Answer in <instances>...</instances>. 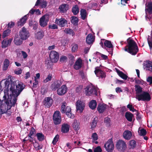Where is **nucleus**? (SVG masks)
<instances>
[{
  "mask_svg": "<svg viewBox=\"0 0 152 152\" xmlns=\"http://www.w3.org/2000/svg\"><path fill=\"white\" fill-rule=\"evenodd\" d=\"M38 24L37 22H34V24L32 26L33 28V29L35 30L37 28Z\"/></svg>",
  "mask_w": 152,
  "mask_h": 152,
  "instance_id": "obj_61",
  "label": "nucleus"
},
{
  "mask_svg": "<svg viewBox=\"0 0 152 152\" xmlns=\"http://www.w3.org/2000/svg\"><path fill=\"white\" fill-rule=\"evenodd\" d=\"M48 3L46 1H43L41 2V5L42 7L45 8L47 5Z\"/></svg>",
  "mask_w": 152,
  "mask_h": 152,
  "instance_id": "obj_52",
  "label": "nucleus"
},
{
  "mask_svg": "<svg viewBox=\"0 0 152 152\" xmlns=\"http://www.w3.org/2000/svg\"><path fill=\"white\" fill-rule=\"evenodd\" d=\"M129 145L131 148H133L136 145V142L134 140H132L130 141Z\"/></svg>",
  "mask_w": 152,
  "mask_h": 152,
  "instance_id": "obj_42",
  "label": "nucleus"
},
{
  "mask_svg": "<svg viewBox=\"0 0 152 152\" xmlns=\"http://www.w3.org/2000/svg\"><path fill=\"white\" fill-rule=\"evenodd\" d=\"M67 106V103L65 102H63L61 104V111L62 113H66L67 116L70 118H73L74 117V115L71 112V109L69 106Z\"/></svg>",
  "mask_w": 152,
  "mask_h": 152,
  "instance_id": "obj_2",
  "label": "nucleus"
},
{
  "mask_svg": "<svg viewBox=\"0 0 152 152\" xmlns=\"http://www.w3.org/2000/svg\"><path fill=\"white\" fill-rule=\"evenodd\" d=\"M96 105L97 104L96 101L93 100L90 102L89 105L91 109L93 110L96 108Z\"/></svg>",
  "mask_w": 152,
  "mask_h": 152,
  "instance_id": "obj_30",
  "label": "nucleus"
},
{
  "mask_svg": "<svg viewBox=\"0 0 152 152\" xmlns=\"http://www.w3.org/2000/svg\"><path fill=\"white\" fill-rule=\"evenodd\" d=\"M123 136L125 139L129 140L132 137V133L129 130H126L123 133Z\"/></svg>",
  "mask_w": 152,
  "mask_h": 152,
  "instance_id": "obj_20",
  "label": "nucleus"
},
{
  "mask_svg": "<svg viewBox=\"0 0 152 152\" xmlns=\"http://www.w3.org/2000/svg\"><path fill=\"white\" fill-rule=\"evenodd\" d=\"M145 11L146 14L147 12L150 14H152V2L148 3V6L146 7Z\"/></svg>",
  "mask_w": 152,
  "mask_h": 152,
  "instance_id": "obj_27",
  "label": "nucleus"
},
{
  "mask_svg": "<svg viewBox=\"0 0 152 152\" xmlns=\"http://www.w3.org/2000/svg\"><path fill=\"white\" fill-rule=\"evenodd\" d=\"M78 48L77 45L75 44L72 47V50L73 51L75 52L77 50Z\"/></svg>",
  "mask_w": 152,
  "mask_h": 152,
  "instance_id": "obj_59",
  "label": "nucleus"
},
{
  "mask_svg": "<svg viewBox=\"0 0 152 152\" xmlns=\"http://www.w3.org/2000/svg\"><path fill=\"white\" fill-rule=\"evenodd\" d=\"M53 119L54 123L56 125L60 124L61 122V117L60 113L59 111H56L54 113Z\"/></svg>",
  "mask_w": 152,
  "mask_h": 152,
  "instance_id": "obj_8",
  "label": "nucleus"
},
{
  "mask_svg": "<svg viewBox=\"0 0 152 152\" xmlns=\"http://www.w3.org/2000/svg\"><path fill=\"white\" fill-rule=\"evenodd\" d=\"M106 106L104 104H99L97 108V110L100 113H103L106 109Z\"/></svg>",
  "mask_w": 152,
  "mask_h": 152,
  "instance_id": "obj_22",
  "label": "nucleus"
},
{
  "mask_svg": "<svg viewBox=\"0 0 152 152\" xmlns=\"http://www.w3.org/2000/svg\"><path fill=\"white\" fill-rule=\"evenodd\" d=\"M135 91H136V97L139 96L142 91V88L138 85H136L135 86Z\"/></svg>",
  "mask_w": 152,
  "mask_h": 152,
  "instance_id": "obj_25",
  "label": "nucleus"
},
{
  "mask_svg": "<svg viewBox=\"0 0 152 152\" xmlns=\"http://www.w3.org/2000/svg\"><path fill=\"white\" fill-rule=\"evenodd\" d=\"M55 23L61 27H64L67 23V21L64 18H56Z\"/></svg>",
  "mask_w": 152,
  "mask_h": 152,
  "instance_id": "obj_11",
  "label": "nucleus"
},
{
  "mask_svg": "<svg viewBox=\"0 0 152 152\" xmlns=\"http://www.w3.org/2000/svg\"><path fill=\"white\" fill-rule=\"evenodd\" d=\"M117 72L118 75L122 78L124 80H126L128 76L125 74H124L122 72L117 69Z\"/></svg>",
  "mask_w": 152,
  "mask_h": 152,
  "instance_id": "obj_31",
  "label": "nucleus"
},
{
  "mask_svg": "<svg viewBox=\"0 0 152 152\" xmlns=\"http://www.w3.org/2000/svg\"><path fill=\"white\" fill-rule=\"evenodd\" d=\"M96 89L93 86H87L85 88V93L86 95L89 96L93 94L96 95Z\"/></svg>",
  "mask_w": 152,
  "mask_h": 152,
  "instance_id": "obj_9",
  "label": "nucleus"
},
{
  "mask_svg": "<svg viewBox=\"0 0 152 152\" xmlns=\"http://www.w3.org/2000/svg\"><path fill=\"white\" fill-rule=\"evenodd\" d=\"M82 64V61L80 58H78L75 62L74 65V68L76 70L80 69Z\"/></svg>",
  "mask_w": 152,
  "mask_h": 152,
  "instance_id": "obj_16",
  "label": "nucleus"
},
{
  "mask_svg": "<svg viewBox=\"0 0 152 152\" xmlns=\"http://www.w3.org/2000/svg\"><path fill=\"white\" fill-rule=\"evenodd\" d=\"M127 107L129 109L130 111H132L133 112H134L136 111L135 109L133 107H132V106L131 104H129L127 106Z\"/></svg>",
  "mask_w": 152,
  "mask_h": 152,
  "instance_id": "obj_50",
  "label": "nucleus"
},
{
  "mask_svg": "<svg viewBox=\"0 0 152 152\" xmlns=\"http://www.w3.org/2000/svg\"><path fill=\"white\" fill-rule=\"evenodd\" d=\"M19 36L21 39L25 40L29 36V33L26 28L23 27L20 31Z\"/></svg>",
  "mask_w": 152,
  "mask_h": 152,
  "instance_id": "obj_5",
  "label": "nucleus"
},
{
  "mask_svg": "<svg viewBox=\"0 0 152 152\" xmlns=\"http://www.w3.org/2000/svg\"><path fill=\"white\" fill-rule=\"evenodd\" d=\"M143 67L144 68H146L147 69L151 70L152 67V62L150 61H144L143 63Z\"/></svg>",
  "mask_w": 152,
  "mask_h": 152,
  "instance_id": "obj_24",
  "label": "nucleus"
},
{
  "mask_svg": "<svg viewBox=\"0 0 152 152\" xmlns=\"http://www.w3.org/2000/svg\"><path fill=\"white\" fill-rule=\"evenodd\" d=\"M92 137L95 140H97L98 138L97 134L96 133L93 134L92 135Z\"/></svg>",
  "mask_w": 152,
  "mask_h": 152,
  "instance_id": "obj_56",
  "label": "nucleus"
},
{
  "mask_svg": "<svg viewBox=\"0 0 152 152\" xmlns=\"http://www.w3.org/2000/svg\"><path fill=\"white\" fill-rule=\"evenodd\" d=\"M116 147L118 151H123L126 149V145L124 141L119 140L117 142Z\"/></svg>",
  "mask_w": 152,
  "mask_h": 152,
  "instance_id": "obj_10",
  "label": "nucleus"
},
{
  "mask_svg": "<svg viewBox=\"0 0 152 152\" xmlns=\"http://www.w3.org/2000/svg\"><path fill=\"white\" fill-rule=\"evenodd\" d=\"M35 11H36L37 12H38L39 14H40V11L39 9L35 10L33 9H31L29 11V13H30L31 14L33 15Z\"/></svg>",
  "mask_w": 152,
  "mask_h": 152,
  "instance_id": "obj_51",
  "label": "nucleus"
},
{
  "mask_svg": "<svg viewBox=\"0 0 152 152\" xmlns=\"http://www.w3.org/2000/svg\"><path fill=\"white\" fill-rule=\"evenodd\" d=\"M138 133L140 136H144L146 133V130L143 129H142L138 131Z\"/></svg>",
  "mask_w": 152,
  "mask_h": 152,
  "instance_id": "obj_40",
  "label": "nucleus"
},
{
  "mask_svg": "<svg viewBox=\"0 0 152 152\" xmlns=\"http://www.w3.org/2000/svg\"><path fill=\"white\" fill-rule=\"evenodd\" d=\"M67 5L66 4H64L61 5L59 7V9L61 11L63 12H64L67 10Z\"/></svg>",
  "mask_w": 152,
  "mask_h": 152,
  "instance_id": "obj_35",
  "label": "nucleus"
},
{
  "mask_svg": "<svg viewBox=\"0 0 152 152\" xmlns=\"http://www.w3.org/2000/svg\"><path fill=\"white\" fill-rule=\"evenodd\" d=\"M77 110L79 111L80 113H81L84 110L85 107V104L84 102L78 100L76 103Z\"/></svg>",
  "mask_w": 152,
  "mask_h": 152,
  "instance_id": "obj_12",
  "label": "nucleus"
},
{
  "mask_svg": "<svg viewBox=\"0 0 152 152\" xmlns=\"http://www.w3.org/2000/svg\"><path fill=\"white\" fill-rule=\"evenodd\" d=\"M30 75L29 72H27L26 74V76L25 77V79H27L30 77Z\"/></svg>",
  "mask_w": 152,
  "mask_h": 152,
  "instance_id": "obj_64",
  "label": "nucleus"
},
{
  "mask_svg": "<svg viewBox=\"0 0 152 152\" xmlns=\"http://www.w3.org/2000/svg\"><path fill=\"white\" fill-rule=\"evenodd\" d=\"M36 136L38 140L40 141L44 139V135L41 133H37L36 134Z\"/></svg>",
  "mask_w": 152,
  "mask_h": 152,
  "instance_id": "obj_36",
  "label": "nucleus"
},
{
  "mask_svg": "<svg viewBox=\"0 0 152 152\" xmlns=\"http://www.w3.org/2000/svg\"><path fill=\"white\" fill-rule=\"evenodd\" d=\"M82 88V86H79L76 89V91L77 92H80Z\"/></svg>",
  "mask_w": 152,
  "mask_h": 152,
  "instance_id": "obj_60",
  "label": "nucleus"
},
{
  "mask_svg": "<svg viewBox=\"0 0 152 152\" xmlns=\"http://www.w3.org/2000/svg\"><path fill=\"white\" fill-rule=\"evenodd\" d=\"M127 44L125 46L124 50L132 55L136 54L139 50L135 42L130 37L127 39Z\"/></svg>",
  "mask_w": 152,
  "mask_h": 152,
  "instance_id": "obj_1",
  "label": "nucleus"
},
{
  "mask_svg": "<svg viewBox=\"0 0 152 152\" xmlns=\"http://www.w3.org/2000/svg\"><path fill=\"white\" fill-rule=\"evenodd\" d=\"M104 122L107 124H108V125H109L110 122V119L108 117L104 119Z\"/></svg>",
  "mask_w": 152,
  "mask_h": 152,
  "instance_id": "obj_57",
  "label": "nucleus"
},
{
  "mask_svg": "<svg viewBox=\"0 0 152 152\" xmlns=\"http://www.w3.org/2000/svg\"><path fill=\"white\" fill-rule=\"evenodd\" d=\"M97 6V4L96 3H93L92 2H90L88 5V7L89 8H91L96 7Z\"/></svg>",
  "mask_w": 152,
  "mask_h": 152,
  "instance_id": "obj_46",
  "label": "nucleus"
},
{
  "mask_svg": "<svg viewBox=\"0 0 152 152\" xmlns=\"http://www.w3.org/2000/svg\"><path fill=\"white\" fill-rule=\"evenodd\" d=\"M27 15H25L23 18L20 19L18 22V26H22L26 23L27 18Z\"/></svg>",
  "mask_w": 152,
  "mask_h": 152,
  "instance_id": "obj_29",
  "label": "nucleus"
},
{
  "mask_svg": "<svg viewBox=\"0 0 152 152\" xmlns=\"http://www.w3.org/2000/svg\"><path fill=\"white\" fill-rule=\"evenodd\" d=\"M64 32L67 34H72L73 35V31L70 28H66L64 30Z\"/></svg>",
  "mask_w": 152,
  "mask_h": 152,
  "instance_id": "obj_47",
  "label": "nucleus"
},
{
  "mask_svg": "<svg viewBox=\"0 0 152 152\" xmlns=\"http://www.w3.org/2000/svg\"><path fill=\"white\" fill-rule=\"evenodd\" d=\"M67 57L66 56H62L61 57L60 61L61 62H64L67 61Z\"/></svg>",
  "mask_w": 152,
  "mask_h": 152,
  "instance_id": "obj_54",
  "label": "nucleus"
},
{
  "mask_svg": "<svg viewBox=\"0 0 152 152\" xmlns=\"http://www.w3.org/2000/svg\"><path fill=\"white\" fill-rule=\"evenodd\" d=\"M59 138V135L58 134H57L56 135L55 137L53 138L52 143L53 145H55L57 142L58 141Z\"/></svg>",
  "mask_w": 152,
  "mask_h": 152,
  "instance_id": "obj_45",
  "label": "nucleus"
},
{
  "mask_svg": "<svg viewBox=\"0 0 152 152\" xmlns=\"http://www.w3.org/2000/svg\"><path fill=\"white\" fill-rule=\"evenodd\" d=\"M68 57L71 60H73L74 59V56L71 54H69L68 55Z\"/></svg>",
  "mask_w": 152,
  "mask_h": 152,
  "instance_id": "obj_63",
  "label": "nucleus"
},
{
  "mask_svg": "<svg viewBox=\"0 0 152 152\" xmlns=\"http://www.w3.org/2000/svg\"><path fill=\"white\" fill-rule=\"evenodd\" d=\"M35 132V129L33 128H32L30 131V133L28 135V137L31 138V136Z\"/></svg>",
  "mask_w": 152,
  "mask_h": 152,
  "instance_id": "obj_53",
  "label": "nucleus"
},
{
  "mask_svg": "<svg viewBox=\"0 0 152 152\" xmlns=\"http://www.w3.org/2000/svg\"><path fill=\"white\" fill-rule=\"evenodd\" d=\"M94 72L96 76L102 78H105L106 76L105 73L100 69L99 67H96Z\"/></svg>",
  "mask_w": 152,
  "mask_h": 152,
  "instance_id": "obj_13",
  "label": "nucleus"
},
{
  "mask_svg": "<svg viewBox=\"0 0 152 152\" xmlns=\"http://www.w3.org/2000/svg\"><path fill=\"white\" fill-rule=\"evenodd\" d=\"M70 126L66 124H64L61 126V131L63 133H66L68 132L69 130Z\"/></svg>",
  "mask_w": 152,
  "mask_h": 152,
  "instance_id": "obj_19",
  "label": "nucleus"
},
{
  "mask_svg": "<svg viewBox=\"0 0 152 152\" xmlns=\"http://www.w3.org/2000/svg\"><path fill=\"white\" fill-rule=\"evenodd\" d=\"M49 56L51 61L52 62H56L58 60L59 58L58 53L54 50L51 51Z\"/></svg>",
  "mask_w": 152,
  "mask_h": 152,
  "instance_id": "obj_6",
  "label": "nucleus"
},
{
  "mask_svg": "<svg viewBox=\"0 0 152 152\" xmlns=\"http://www.w3.org/2000/svg\"><path fill=\"white\" fill-rule=\"evenodd\" d=\"M12 39H4L2 42V47L5 48L8 45H10L12 41Z\"/></svg>",
  "mask_w": 152,
  "mask_h": 152,
  "instance_id": "obj_18",
  "label": "nucleus"
},
{
  "mask_svg": "<svg viewBox=\"0 0 152 152\" xmlns=\"http://www.w3.org/2000/svg\"><path fill=\"white\" fill-rule=\"evenodd\" d=\"M72 11L75 15H76L79 12L78 7L77 5H75L72 9Z\"/></svg>",
  "mask_w": 152,
  "mask_h": 152,
  "instance_id": "obj_33",
  "label": "nucleus"
},
{
  "mask_svg": "<svg viewBox=\"0 0 152 152\" xmlns=\"http://www.w3.org/2000/svg\"><path fill=\"white\" fill-rule=\"evenodd\" d=\"M10 31L9 29H7L5 30L3 32L2 35V38H5V37L8 35V34L10 33Z\"/></svg>",
  "mask_w": 152,
  "mask_h": 152,
  "instance_id": "obj_43",
  "label": "nucleus"
},
{
  "mask_svg": "<svg viewBox=\"0 0 152 152\" xmlns=\"http://www.w3.org/2000/svg\"><path fill=\"white\" fill-rule=\"evenodd\" d=\"M10 62L8 59H5L4 62V66L3 69L4 70H6L7 69L9 65Z\"/></svg>",
  "mask_w": 152,
  "mask_h": 152,
  "instance_id": "obj_37",
  "label": "nucleus"
},
{
  "mask_svg": "<svg viewBox=\"0 0 152 152\" xmlns=\"http://www.w3.org/2000/svg\"><path fill=\"white\" fill-rule=\"evenodd\" d=\"M67 87L65 85H62L57 90V93L60 96L64 95L67 92Z\"/></svg>",
  "mask_w": 152,
  "mask_h": 152,
  "instance_id": "obj_14",
  "label": "nucleus"
},
{
  "mask_svg": "<svg viewBox=\"0 0 152 152\" xmlns=\"http://www.w3.org/2000/svg\"><path fill=\"white\" fill-rule=\"evenodd\" d=\"M50 15L46 14L44 15L40 19L39 23L40 26L45 27L47 25L48 22L49 20Z\"/></svg>",
  "mask_w": 152,
  "mask_h": 152,
  "instance_id": "obj_4",
  "label": "nucleus"
},
{
  "mask_svg": "<svg viewBox=\"0 0 152 152\" xmlns=\"http://www.w3.org/2000/svg\"><path fill=\"white\" fill-rule=\"evenodd\" d=\"M52 78V75L49 74L48 76L44 80V82L45 83H46L48 81L51 80Z\"/></svg>",
  "mask_w": 152,
  "mask_h": 152,
  "instance_id": "obj_48",
  "label": "nucleus"
},
{
  "mask_svg": "<svg viewBox=\"0 0 152 152\" xmlns=\"http://www.w3.org/2000/svg\"><path fill=\"white\" fill-rule=\"evenodd\" d=\"M80 15L81 18L83 20H85L87 16L86 10L85 9H81L80 10Z\"/></svg>",
  "mask_w": 152,
  "mask_h": 152,
  "instance_id": "obj_32",
  "label": "nucleus"
},
{
  "mask_svg": "<svg viewBox=\"0 0 152 152\" xmlns=\"http://www.w3.org/2000/svg\"><path fill=\"white\" fill-rule=\"evenodd\" d=\"M136 98L138 101L142 100L143 101H149L151 99L149 94L147 92L143 91L139 95L136 97Z\"/></svg>",
  "mask_w": 152,
  "mask_h": 152,
  "instance_id": "obj_3",
  "label": "nucleus"
},
{
  "mask_svg": "<svg viewBox=\"0 0 152 152\" xmlns=\"http://www.w3.org/2000/svg\"><path fill=\"white\" fill-rule=\"evenodd\" d=\"M133 116V114L129 112H126L125 114V117L130 122L132 121Z\"/></svg>",
  "mask_w": 152,
  "mask_h": 152,
  "instance_id": "obj_28",
  "label": "nucleus"
},
{
  "mask_svg": "<svg viewBox=\"0 0 152 152\" xmlns=\"http://www.w3.org/2000/svg\"><path fill=\"white\" fill-rule=\"evenodd\" d=\"M57 25L55 24L50 25L49 26V28L53 29H58Z\"/></svg>",
  "mask_w": 152,
  "mask_h": 152,
  "instance_id": "obj_49",
  "label": "nucleus"
},
{
  "mask_svg": "<svg viewBox=\"0 0 152 152\" xmlns=\"http://www.w3.org/2000/svg\"><path fill=\"white\" fill-rule=\"evenodd\" d=\"M43 103L45 107H49L52 104L53 100L50 97H46L44 99Z\"/></svg>",
  "mask_w": 152,
  "mask_h": 152,
  "instance_id": "obj_15",
  "label": "nucleus"
},
{
  "mask_svg": "<svg viewBox=\"0 0 152 152\" xmlns=\"http://www.w3.org/2000/svg\"><path fill=\"white\" fill-rule=\"evenodd\" d=\"M61 85V82L60 81H58L56 82L52 83L51 86L50 88L52 90L55 91Z\"/></svg>",
  "mask_w": 152,
  "mask_h": 152,
  "instance_id": "obj_17",
  "label": "nucleus"
},
{
  "mask_svg": "<svg viewBox=\"0 0 152 152\" xmlns=\"http://www.w3.org/2000/svg\"><path fill=\"white\" fill-rule=\"evenodd\" d=\"M73 127L75 130H78L79 128L78 123L77 121H75L73 124Z\"/></svg>",
  "mask_w": 152,
  "mask_h": 152,
  "instance_id": "obj_44",
  "label": "nucleus"
},
{
  "mask_svg": "<svg viewBox=\"0 0 152 152\" xmlns=\"http://www.w3.org/2000/svg\"><path fill=\"white\" fill-rule=\"evenodd\" d=\"M97 118H94L93 121L91 123V128L93 129L96 127L97 122Z\"/></svg>",
  "mask_w": 152,
  "mask_h": 152,
  "instance_id": "obj_38",
  "label": "nucleus"
},
{
  "mask_svg": "<svg viewBox=\"0 0 152 152\" xmlns=\"http://www.w3.org/2000/svg\"><path fill=\"white\" fill-rule=\"evenodd\" d=\"M94 41V39L93 35L91 34H89L88 35L86 38V42L89 45L92 44Z\"/></svg>",
  "mask_w": 152,
  "mask_h": 152,
  "instance_id": "obj_23",
  "label": "nucleus"
},
{
  "mask_svg": "<svg viewBox=\"0 0 152 152\" xmlns=\"http://www.w3.org/2000/svg\"><path fill=\"white\" fill-rule=\"evenodd\" d=\"M147 81L150 84H152V76L148 77L147 79Z\"/></svg>",
  "mask_w": 152,
  "mask_h": 152,
  "instance_id": "obj_62",
  "label": "nucleus"
},
{
  "mask_svg": "<svg viewBox=\"0 0 152 152\" xmlns=\"http://www.w3.org/2000/svg\"><path fill=\"white\" fill-rule=\"evenodd\" d=\"M44 36V32L41 30L35 34V37L39 39H42Z\"/></svg>",
  "mask_w": 152,
  "mask_h": 152,
  "instance_id": "obj_26",
  "label": "nucleus"
},
{
  "mask_svg": "<svg viewBox=\"0 0 152 152\" xmlns=\"http://www.w3.org/2000/svg\"><path fill=\"white\" fill-rule=\"evenodd\" d=\"M78 21V18L75 16H72L71 17V22L74 25L77 24Z\"/></svg>",
  "mask_w": 152,
  "mask_h": 152,
  "instance_id": "obj_39",
  "label": "nucleus"
},
{
  "mask_svg": "<svg viewBox=\"0 0 152 152\" xmlns=\"http://www.w3.org/2000/svg\"><path fill=\"white\" fill-rule=\"evenodd\" d=\"M23 40L19 37L18 35H16L15 36L14 42L16 45H20L22 43Z\"/></svg>",
  "mask_w": 152,
  "mask_h": 152,
  "instance_id": "obj_21",
  "label": "nucleus"
},
{
  "mask_svg": "<svg viewBox=\"0 0 152 152\" xmlns=\"http://www.w3.org/2000/svg\"><path fill=\"white\" fill-rule=\"evenodd\" d=\"M102 150L100 146H98L94 150V152H102Z\"/></svg>",
  "mask_w": 152,
  "mask_h": 152,
  "instance_id": "obj_55",
  "label": "nucleus"
},
{
  "mask_svg": "<svg viewBox=\"0 0 152 152\" xmlns=\"http://www.w3.org/2000/svg\"><path fill=\"white\" fill-rule=\"evenodd\" d=\"M104 47L105 48V47L109 48H113V45L111 44V42L108 40H106L104 43Z\"/></svg>",
  "mask_w": 152,
  "mask_h": 152,
  "instance_id": "obj_34",
  "label": "nucleus"
},
{
  "mask_svg": "<svg viewBox=\"0 0 152 152\" xmlns=\"http://www.w3.org/2000/svg\"><path fill=\"white\" fill-rule=\"evenodd\" d=\"M14 25V23L12 22L9 23L7 25L8 28H11L12 26H13Z\"/></svg>",
  "mask_w": 152,
  "mask_h": 152,
  "instance_id": "obj_58",
  "label": "nucleus"
},
{
  "mask_svg": "<svg viewBox=\"0 0 152 152\" xmlns=\"http://www.w3.org/2000/svg\"><path fill=\"white\" fill-rule=\"evenodd\" d=\"M104 147L106 150L109 152H112L114 148L113 142L111 139L109 140L104 144Z\"/></svg>",
  "mask_w": 152,
  "mask_h": 152,
  "instance_id": "obj_7",
  "label": "nucleus"
},
{
  "mask_svg": "<svg viewBox=\"0 0 152 152\" xmlns=\"http://www.w3.org/2000/svg\"><path fill=\"white\" fill-rule=\"evenodd\" d=\"M34 146L36 148V150H39L42 148V145H41L39 144L37 142H35L34 143Z\"/></svg>",
  "mask_w": 152,
  "mask_h": 152,
  "instance_id": "obj_41",
  "label": "nucleus"
}]
</instances>
